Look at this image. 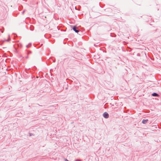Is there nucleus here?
<instances>
[{
	"label": "nucleus",
	"mask_w": 161,
	"mask_h": 161,
	"mask_svg": "<svg viewBox=\"0 0 161 161\" xmlns=\"http://www.w3.org/2000/svg\"><path fill=\"white\" fill-rule=\"evenodd\" d=\"M29 136H34V135L33 134L31 133H29Z\"/></svg>",
	"instance_id": "39448f33"
},
{
	"label": "nucleus",
	"mask_w": 161,
	"mask_h": 161,
	"mask_svg": "<svg viewBox=\"0 0 161 161\" xmlns=\"http://www.w3.org/2000/svg\"><path fill=\"white\" fill-rule=\"evenodd\" d=\"M25 12V10H24V11L22 12V14H24V13Z\"/></svg>",
	"instance_id": "1a4fd4ad"
},
{
	"label": "nucleus",
	"mask_w": 161,
	"mask_h": 161,
	"mask_svg": "<svg viewBox=\"0 0 161 161\" xmlns=\"http://www.w3.org/2000/svg\"><path fill=\"white\" fill-rule=\"evenodd\" d=\"M78 161H81V160H80V159H78Z\"/></svg>",
	"instance_id": "9b49d317"
},
{
	"label": "nucleus",
	"mask_w": 161,
	"mask_h": 161,
	"mask_svg": "<svg viewBox=\"0 0 161 161\" xmlns=\"http://www.w3.org/2000/svg\"><path fill=\"white\" fill-rule=\"evenodd\" d=\"M103 116L104 118L106 119L108 118L109 117V114L106 112H105L103 114Z\"/></svg>",
	"instance_id": "f257e3e1"
},
{
	"label": "nucleus",
	"mask_w": 161,
	"mask_h": 161,
	"mask_svg": "<svg viewBox=\"0 0 161 161\" xmlns=\"http://www.w3.org/2000/svg\"><path fill=\"white\" fill-rule=\"evenodd\" d=\"M31 45V44L30 43L29 45H26V47H29Z\"/></svg>",
	"instance_id": "423d86ee"
},
{
	"label": "nucleus",
	"mask_w": 161,
	"mask_h": 161,
	"mask_svg": "<svg viewBox=\"0 0 161 161\" xmlns=\"http://www.w3.org/2000/svg\"><path fill=\"white\" fill-rule=\"evenodd\" d=\"M2 32V33H3V31H1Z\"/></svg>",
	"instance_id": "4468645a"
},
{
	"label": "nucleus",
	"mask_w": 161,
	"mask_h": 161,
	"mask_svg": "<svg viewBox=\"0 0 161 161\" xmlns=\"http://www.w3.org/2000/svg\"><path fill=\"white\" fill-rule=\"evenodd\" d=\"M31 53V52H29L28 53V54H29Z\"/></svg>",
	"instance_id": "9d476101"
},
{
	"label": "nucleus",
	"mask_w": 161,
	"mask_h": 161,
	"mask_svg": "<svg viewBox=\"0 0 161 161\" xmlns=\"http://www.w3.org/2000/svg\"><path fill=\"white\" fill-rule=\"evenodd\" d=\"M65 161H68L69 160L67 158H64V159Z\"/></svg>",
	"instance_id": "6e6552de"
},
{
	"label": "nucleus",
	"mask_w": 161,
	"mask_h": 161,
	"mask_svg": "<svg viewBox=\"0 0 161 161\" xmlns=\"http://www.w3.org/2000/svg\"><path fill=\"white\" fill-rule=\"evenodd\" d=\"M148 121V120L147 119H143L142 120V122L143 124H146L147 123V121Z\"/></svg>",
	"instance_id": "7ed1b4c3"
},
{
	"label": "nucleus",
	"mask_w": 161,
	"mask_h": 161,
	"mask_svg": "<svg viewBox=\"0 0 161 161\" xmlns=\"http://www.w3.org/2000/svg\"><path fill=\"white\" fill-rule=\"evenodd\" d=\"M152 95L153 96L155 97H158V95L156 93H153L152 94Z\"/></svg>",
	"instance_id": "20e7f679"
},
{
	"label": "nucleus",
	"mask_w": 161,
	"mask_h": 161,
	"mask_svg": "<svg viewBox=\"0 0 161 161\" xmlns=\"http://www.w3.org/2000/svg\"><path fill=\"white\" fill-rule=\"evenodd\" d=\"M77 28L75 26H74L73 28V30L76 33H78L79 32V30L77 29Z\"/></svg>",
	"instance_id": "f03ea898"
},
{
	"label": "nucleus",
	"mask_w": 161,
	"mask_h": 161,
	"mask_svg": "<svg viewBox=\"0 0 161 161\" xmlns=\"http://www.w3.org/2000/svg\"><path fill=\"white\" fill-rule=\"evenodd\" d=\"M78 161V159H77L76 160V161Z\"/></svg>",
	"instance_id": "f8f14e48"
},
{
	"label": "nucleus",
	"mask_w": 161,
	"mask_h": 161,
	"mask_svg": "<svg viewBox=\"0 0 161 161\" xmlns=\"http://www.w3.org/2000/svg\"><path fill=\"white\" fill-rule=\"evenodd\" d=\"M72 58H75L74 57H72Z\"/></svg>",
	"instance_id": "ddd939ff"
},
{
	"label": "nucleus",
	"mask_w": 161,
	"mask_h": 161,
	"mask_svg": "<svg viewBox=\"0 0 161 161\" xmlns=\"http://www.w3.org/2000/svg\"><path fill=\"white\" fill-rule=\"evenodd\" d=\"M10 38H9V39H7L6 41H8V42H9L10 41Z\"/></svg>",
	"instance_id": "0eeeda50"
}]
</instances>
